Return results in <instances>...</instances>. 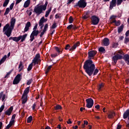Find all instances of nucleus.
<instances>
[{
    "instance_id": "nucleus-40",
    "label": "nucleus",
    "mask_w": 129,
    "mask_h": 129,
    "mask_svg": "<svg viewBox=\"0 0 129 129\" xmlns=\"http://www.w3.org/2000/svg\"><path fill=\"white\" fill-rule=\"evenodd\" d=\"M57 27V25H56V22H54V23L53 24V25H52L51 28V29H55V28Z\"/></svg>"
},
{
    "instance_id": "nucleus-30",
    "label": "nucleus",
    "mask_w": 129,
    "mask_h": 129,
    "mask_svg": "<svg viewBox=\"0 0 129 129\" xmlns=\"http://www.w3.org/2000/svg\"><path fill=\"white\" fill-rule=\"evenodd\" d=\"M33 64L32 63H31V64H29V67H28L27 71L28 72L30 71L31 70H32Z\"/></svg>"
},
{
    "instance_id": "nucleus-1",
    "label": "nucleus",
    "mask_w": 129,
    "mask_h": 129,
    "mask_svg": "<svg viewBox=\"0 0 129 129\" xmlns=\"http://www.w3.org/2000/svg\"><path fill=\"white\" fill-rule=\"evenodd\" d=\"M96 50H90L88 52V59L86 60L84 63L83 69L85 72L89 76H95L99 73V70L95 69V65L94 64L93 61L91 59L97 54Z\"/></svg>"
},
{
    "instance_id": "nucleus-6",
    "label": "nucleus",
    "mask_w": 129,
    "mask_h": 129,
    "mask_svg": "<svg viewBox=\"0 0 129 129\" xmlns=\"http://www.w3.org/2000/svg\"><path fill=\"white\" fill-rule=\"evenodd\" d=\"M30 90V87H28L24 91L23 96H22V104H25L27 103L28 99L27 94H28Z\"/></svg>"
},
{
    "instance_id": "nucleus-38",
    "label": "nucleus",
    "mask_w": 129,
    "mask_h": 129,
    "mask_svg": "<svg viewBox=\"0 0 129 129\" xmlns=\"http://www.w3.org/2000/svg\"><path fill=\"white\" fill-rule=\"evenodd\" d=\"M40 54L39 53H37V54H36L35 58H34V59H40Z\"/></svg>"
},
{
    "instance_id": "nucleus-50",
    "label": "nucleus",
    "mask_w": 129,
    "mask_h": 129,
    "mask_svg": "<svg viewBox=\"0 0 129 129\" xmlns=\"http://www.w3.org/2000/svg\"><path fill=\"white\" fill-rule=\"evenodd\" d=\"M70 48H71V45H70V44L66 45L65 50H68Z\"/></svg>"
},
{
    "instance_id": "nucleus-44",
    "label": "nucleus",
    "mask_w": 129,
    "mask_h": 129,
    "mask_svg": "<svg viewBox=\"0 0 129 129\" xmlns=\"http://www.w3.org/2000/svg\"><path fill=\"white\" fill-rule=\"evenodd\" d=\"M14 5H15L14 3H13L11 4V5H10V8H9L10 10H13V7H14Z\"/></svg>"
},
{
    "instance_id": "nucleus-13",
    "label": "nucleus",
    "mask_w": 129,
    "mask_h": 129,
    "mask_svg": "<svg viewBox=\"0 0 129 129\" xmlns=\"http://www.w3.org/2000/svg\"><path fill=\"white\" fill-rule=\"evenodd\" d=\"M117 5L116 0H112L111 2H110L109 8L110 10H112L113 7H116Z\"/></svg>"
},
{
    "instance_id": "nucleus-39",
    "label": "nucleus",
    "mask_w": 129,
    "mask_h": 129,
    "mask_svg": "<svg viewBox=\"0 0 129 129\" xmlns=\"http://www.w3.org/2000/svg\"><path fill=\"white\" fill-rule=\"evenodd\" d=\"M31 22H27V23L25 25V27L27 28H30L31 27Z\"/></svg>"
},
{
    "instance_id": "nucleus-10",
    "label": "nucleus",
    "mask_w": 129,
    "mask_h": 129,
    "mask_svg": "<svg viewBox=\"0 0 129 129\" xmlns=\"http://www.w3.org/2000/svg\"><path fill=\"white\" fill-rule=\"evenodd\" d=\"M86 102L87 103L86 107H87L88 108H91L92 107H93L94 105V101L93 99L92 98L86 99Z\"/></svg>"
},
{
    "instance_id": "nucleus-55",
    "label": "nucleus",
    "mask_w": 129,
    "mask_h": 129,
    "mask_svg": "<svg viewBox=\"0 0 129 129\" xmlns=\"http://www.w3.org/2000/svg\"><path fill=\"white\" fill-rule=\"evenodd\" d=\"M117 43H113L112 44V48H117Z\"/></svg>"
},
{
    "instance_id": "nucleus-9",
    "label": "nucleus",
    "mask_w": 129,
    "mask_h": 129,
    "mask_svg": "<svg viewBox=\"0 0 129 129\" xmlns=\"http://www.w3.org/2000/svg\"><path fill=\"white\" fill-rule=\"evenodd\" d=\"M40 32L39 30H33L32 32L31 35H30V41L32 42L35 39V37H37L39 34Z\"/></svg>"
},
{
    "instance_id": "nucleus-41",
    "label": "nucleus",
    "mask_w": 129,
    "mask_h": 129,
    "mask_svg": "<svg viewBox=\"0 0 129 129\" xmlns=\"http://www.w3.org/2000/svg\"><path fill=\"white\" fill-rule=\"evenodd\" d=\"M124 44H127V43L129 42V38L128 37L124 38Z\"/></svg>"
},
{
    "instance_id": "nucleus-63",
    "label": "nucleus",
    "mask_w": 129,
    "mask_h": 129,
    "mask_svg": "<svg viewBox=\"0 0 129 129\" xmlns=\"http://www.w3.org/2000/svg\"><path fill=\"white\" fill-rule=\"evenodd\" d=\"M125 36L126 37L129 36V30L125 32Z\"/></svg>"
},
{
    "instance_id": "nucleus-20",
    "label": "nucleus",
    "mask_w": 129,
    "mask_h": 129,
    "mask_svg": "<svg viewBox=\"0 0 129 129\" xmlns=\"http://www.w3.org/2000/svg\"><path fill=\"white\" fill-rule=\"evenodd\" d=\"M24 68V66L23 65L22 61H20V64L19 65V72H21Z\"/></svg>"
},
{
    "instance_id": "nucleus-64",
    "label": "nucleus",
    "mask_w": 129,
    "mask_h": 129,
    "mask_svg": "<svg viewBox=\"0 0 129 129\" xmlns=\"http://www.w3.org/2000/svg\"><path fill=\"white\" fill-rule=\"evenodd\" d=\"M11 126H12V125H7V127H6V129H9L10 127H11Z\"/></svg>"
},
{
    "instance_id": "nucleus-47",
    "label": "nucleus",
    "mask_w": 129,
    "mask_h": 129,
    "mask_svg": "<svg viewBox=\"0 0 129 129\" xmlns=\"http://www.w3.org/2000/svg\"><path fill=\"white\" fill-rule=\"evenodd\" d=\"M15 120H11L10 121L9 125H13L14 124Z\"/></svg>"
},
{
    "instance_id": "nucleus-4",
    "label": "nucleus",
    "mask_w": 129,
    "mask_h": 129,
    "mask_svg": "<svg viewBox=\"0 0 129 129\" xmlns=\"http://www.w3.org/2000/svg\"><path fill=\"white\" fill-rule=\"evenodd\" d=\"M112 59L114 63V64H117V62L118 60H120L122 59H124V60L125 62H127V61H129V54H126L124 55V56H123L118 53H116V55H114V56H112Z\"/></svg>"
},
{
    "instance_id": "nucleus-7",
    "label": "nucleus",
    "mask_w": 129,
    "mask_h": 129,
    "mask_svg": "<svg viewBox=\"0 0 129 129\" xmlns=\"http://www.w3.org/2000/svg\"><path fill=\"white\" fill-rule=\"evenodd\" d=\"M87 3L86 0H80L78 1V3L74 6V7H79L80 8L84 9L87 7Z\"/></svg>"
},
{
    "instance_id": "nucleus-46",
    "label": "nucleus",
    "mask_w": 129,
    "mask_h": 129,
    "mask_svg": "<svg viewBox=\"0 0 129 129\" xmlns=\"http://www.w3.org/2000/svg\"><path fill=\"white\" fill-rule=\"evenodd\" d=\"M5 108V105H3L1 106V108H0V112H2L4 110Z\"/></svg>"
},
{
    "instance_id": "nucleus-23",
    "label": "nucleus",
    "mask_w": 129,
    "mask_h": 129,
    "mask_svg": "<svg viewBox=\"0 0 129 129\" xmlns=\"http://www.w3.org/2000/svg\"><path fill=\"white\" fill-rule=\"evenodd\" d=\"M7 56L6 55L3 56V58L0 60V65L2 64L3 63L5 62V60L7 59Z\"/></svg>"
},
{
    "instance_id": "nucleus-16",
    "label": "nucleus",
    "mask_w": 129,
    "mask_h": 129,
    "mask_svg": "<svg viewBox=\"0 0 129 129\" xmlns=\"http://www.w3.org/2000/svg\"><path fill=\"white\" fill-rule=\"evenodd\" d=\"M39 62H41L40 59H35L34 58L31 62L32 64H34V66L38 64Z\"/></svg>"
},
{
    "instance_id": "nucleus-51",
    "label": "nucleus",
    "mask_w": 129,
    "mask_h": 129,
    "mask_svg": "<svg viewBox=\"0 0 129 129\" xmlns=\"http://www.w3.org/2000/svg\"><path fill=\"white\" fill-rule=\"evenodd\" d=\"M58 54L57 53H55V54H52L51 55V58H55V57L57 56Z\"/></svg>"
},
{
    "instance_id": "nucleus-45",
    "label": "nucleus",
    "mask_w": 129,
    "mask_h": 129,
    "mask_svg": "<svg viewBox=\"0 0 129 129\" xmlns=\"http://www.w3.org/2000/svg\"><path fill=\"white\" fill-rule=\"evenodd\" d=\"M38 26V24L37 23H35V26H34V28H33V30H37V26Z\"/></svg>"
},
{
    "instance_id": "nucleus-42",
    "label": "nucleus",
    "mask_w": 129,
    "mask_h": 129,
    "mask_svg": "<svg viewBox=\"0 0 129 129\" xmlns=\"http://www.w3.org/2000/svg\"><path fill=\"white\" fill-rule=\"evenodd\" d=\"M40 21H43V22H47V19H45L44 17H43L40 19Z\"/></svg>"
},
{
    "instance_id": "nucleus-53",
    "label": "nucleus",
    "mask_w": 129,
    "mask_h": 129,
    "mask_svg": "<svg viewBox=\"0 0 129 129\" xmlns=\"http://www.w3.org/2000/svg\"><path fill=\"white\" fill-rule=\"evenodd\" d=\"M73 25H72V24L69 25V26H68L67 27L68 30H71V29H72L73 28Z\"/></svg>"
},
{
    "instance_id": "nucleus-48",
    "label": "nucleus",
    "mask_w": 129,
    "mask_h": 129,
    "mask_svg": "<svg viewBox=\"0 0 129 129\" xmlns=\"http://www.w3.org/2000/svg\"><path fill=\"white\" fill-rule=\"evenodd\" d=\"M45 22L42 21H41V20H39V26H42V25H44L43 24Z\"/></svg>"
},
{
    "instance_id": "nucleus-60",
    "label": "nucleus",
    "mask_w": 129,
    "mask_h": 129,
    "mask_svg": "<svg viewBox=\"0 0 129 129\" xmlns=\"http://www.w3.org/2000/svg\"><path fill=\"white\" fill-rule=\"evenodd\" d=\"M115 24V26H119L120 25V21L118 20L117 22L114 23Z\"/></svg>"
},
{
    "instance_id": "nucleus-22",
    "label": "nucleus",
    "mask_w": 129,
    "mask_h": 129,
    "mask_svg": "<svg viewBox=\"0 0 129 129\" xmlns=\"http://www.w3.org/2000/svg\"><path fill=\"white\" fill-rule=\"evenodd\" d=\"M123 28H124V25H121L120 26L118 27V34L120 33L121 32L123 31Z\"/></svg>"
},
{
    "instance_id": "nucleus-5",
    "label": "nucleus",
    "mask_w": 129,
    "mask_h": 129,
    "mask_svg": "<svg viewBox=\"0 0 129 129\" xmlns=\"http://www.w3.org/2000/svg\"><path fill=\"white\" fill-rule=\"evenodd\" d=\"M27 37V34H25V35H19V37H11L9 38V40H13V41L17 43L21 40L20 42L23 43L24 42V41H25Z\"/></svg>"
},
{
    "instance_id": "nucleus-17",
    "label": "nucleus",
    "mask_w": 129,
    "mask_h": 129,
    "mask_svg": "<svg viewBox=\"0 0 129 129\" xmlns=\"http://www.w3.org/2000/svg\"><path fill=\"white\" fill-rule=\"evenodd\" d=\"M91 13V11H86L85 12V15L83 16V19L84 20H87V19H89L90 17V14Z\"/></svg>"
},
{
    "instance_id": "nucleus-3",
    "label": "nucleus",
    "mask_w": 129,
    "mask_h": 129,
    "mask_svg": "<svg viewBox=\"0 0 129 129\" xmlns=\"http://www.w3.org/2000/svg\"><path fill=\"white\" fill-rule=\"evenodd\" d=\"M47 4L48 2L47 1L45 2V3L44 5H39L36 6L34 8L33 13H35L37 16L40 15L41 14L43 13V11H45L46 10Z\"/></svg>"
},
{
    "instance_id": "nucleus-59",
    "label": "nucleus",
    "mask_w": 129,
    "mask_h": 129,
    "mask_svg": "<svg viewBox=\"0 0 129 129\" xmlns=\"http://www.w3.org/2000/svg\"><path fill=\"white\" fill-rule=\"evenodd\" d=\"M16 5H18L19 4H20L21 3V2L22 1V0H16Z\"/></svg>"
},
{
    "instance_id": "nucleus-12",
    "label": "nucleus",
    "mask_w": 129,
    "mask_h": 129,
    "mask_svg": "<svg viewBox=\"0 0 129 129\" xmlns=\"http://www.w3.org/2000/svg\"><path fill=\"white\" fill-rule=\"evenodd\" d=\"M102 45L104 46H108L109 45V39L107 38H104L102 42Z\"/></svg>"
},
{
    "instance_id": "nucleus-62",
    "label": "nucleus",
    "mask_w": 129,
    "mask_h": 129,
    "mask_svg": "<svg viewBox=\"0 0 129 129\" xmlns=\"http://www.w3.org/2000/svg\"><path fill=\"white\" fill-rule=\"evenodd\" d=\"M121 125H119V123L117 124V126L116 127V129H121Z\"/></svg>"
},
{
    "instance_id": "nucleus-28",
    "label": "nucleus",
    "mask_w": 129,
    "mask_h": 129,
    "mask_svg": "<svg viewBox=\"0 0 129 129\" xmlns=\"http://www.w3.org/2000/svg\"><path fill=\"white\" fill-rule=\"evenodd\" d=\"M10 1V0H5L3 4V7H6L8 5Z\"/></svg>"
},
{
    "instance_id": "nucleus-35",
    "label": "nucleus",
    "mask_w": 129,
    "mask_h": 129,
    "mask_svg": "<svg viewBox=\"0 0 129 129\" xmlns=\"http://www.w3.org/2000/svg\"><path fill=\"white\" fill-rule=\"evenodd\" d=\"M32 82H33V79H29V80H27V85H30L32 83Z\"/></svg>"
},
{
    "instance_id": "nucleus-2",
    "label": "nucleus",
    "mask_w": 129,
    "mask_h": 129,
    "mask_svg": "<svg viewBox=\"0 0 129 129\" xmlns=\"http://www.w3.org/2000/svg\"><path fill=\"white\" fill-rule=\"evenodd\" d=\"M15 22H16V19L12 18L11 20V25L9 24H7L4 26L3 31L5 32V34L8 37H10L11 34H12V31L15 27Z\"/></svg>"
},
{
    "instance_id": "nucleus-33",
    "label": "nucleus",
    "mask_w": 129,
    "mask_h": 129,
    "mask_svg": "<svg viewBox=\"0 0 129 129\" xmlns=\"http://www.w3.org/2000/svg\"><path fill=\"white\" fill-rule=\"evenodd\" d=\"M48 29V24H46L45 26H44L43 31H47V29Z\"/></svg>"
},
{
    "instance_id": "nucleus-57",
    "label": "nucleus",
    "mask_w": 129,
    "mask_h": 129,
    "mask_svg": "<svg viewBox=\"0 0 129 129\" xmlns=\"http://www.w3.org/2000/svg\"><path fill=\"white\" fill-rule=\"evenodd\" d=\"M117 18V16L112 15V16H110V19L115 20V18Z\"/></svg>"
},
{
    "instance_id": "nucleus-54",
    "label": "nucleus",
    "mask_w": 129,
    "mask_h": 129,
    "mask_svg": "<svg viewBox=\"0 0 129 129\" xmlns=\"http://www.w3.org/2000/svg\"><path fill=\"white\" fill-rule=\"evenodd\" d=\"M46 31H42V32L41 33V34H40V37H42L43 35H44L45 33L46 32Z\"/></svg>"
},
{
    "instance_id": "nucleus-36",
    "label": "nucleus",
    "mask_w": 129,
    "mask_h": 129,
    "mask_svg": "<svg viewBox=\"0 0 129 129\" xmlns=\"http://www.w3.org/2000/svg\"><path fill=\"white\" fill-rule=\"evenodd\" d=\"M122 2H123V0H117L116 1V5H117V6H119V5H120Z\"/></svg>"
},
{
    "instance_id": "nucleus-32",
    "label": "nucleus",
    "mask_w": 129,
    "mask_h": 129,
    "mask_svg": "<svg viewBox=\"0 0 129 129\" xmlns=\"http://www.w3.org/2000/svg\"><path fill=\"white\" fill-rule=\"evenodd\" d=\"M13 70L10 71V72H9L8 73H7V75H6V76H5V79H7L9 78V76L11 75V74L13 72Z\"/></svg>"
},
{
    "instance_id": "nucleus-21",
    "label": "nucleus",
    "mask_w": 129,
    "mask_h": 129,
    "mask_svg": "<svg viewBox=\"0 0 129 129\" xmlns=\"http://www.w3.org/2000/svg\"><path fill=\"white\" fill-rule=\"evenodd\" d=\"M29 5H30V0L26 1L24 4L23 7L25 8H28Z\"/></svg>"
},
{
    "instance_id": "nucleus-14",
    "label": "nucleus",
    "mask_w": 129,
    "mask_h": 129,
    "mask_svg": "<svg viewBox=\"0 0 129 129\" xmlns=\"http://www.w3.org/2000/svg\"><path fill=\"white\" fill-rule=\"evenodd\" d=\"M79 46H80V42L78 41L75 44H74V45L72 46L71 48H70V51H72L73 50H75V49L77 48V47H79Z\"/></svg>"
},
{
    "instance_id": "nucleus-34",
    "label": "nucleus",
    "mask_w": 129,
    "mask_h": 129,
    "mask_svg": "<svg viewBox=\"0 0 129 129\" xmlns=\"http://www.w3.org/2000/svg\"><path fill=\"white\" fill-rule=\"evenodd\" d=\"M55 109L56 110L61 109V106L60 105H56L55 106Z\"/></svg>"
},
{
    "instance_id": "nucleus-19",
    "label": "nucleus",
    "mask_w": 129,
    "mask_h": 129,
    "mask_svg": "<svg viewBox=\"0 0 129 129\" xmlns=\"http://www.w3.org/2000/svg\"><path fill=\"white\" fill-rule=\"evenodd\" d=\"M115 113L113 111H109V113L108 114V118L109 119L112 118L115 116Z\"/></svg>"
},
{
    "instance_id": "nucleus-49",
    "label": "nucleus",
    "mask_w": 129,
    "mask_h": 129,
    "mask_svg": "<svg viewBox=\"0 0 129 129\" xmlns=\"http://www.w3.org/2000/svg\"><path fill=\"white\" fill-rule=\"evenodd\" d=\"M104 87V85L103 83H101L99 85V90H101V88H103Z\"/></svg>"
},
{
    "instance_id": "nucleus-37",
    "label": "nucleus",
    "mask_w": 129,
    "mask_h": 129,
    "mask_svg": "<svg viewBox=\"0 0 129 129\" xmlns=\"http://www.w3.org/2000/svg\"><path fill=\"white\" fill-rule=\"evenodd\" d=\"M88 123V121L87 120H84V124H82V128H85V125H87Z\"/></svg>"
},
{
    "instance_id": "nucleus-31",
    "label": "nucleus",
    "mask_w": 129,
    "mask_h": 129,
    "mask_svg": "<svg viewBox=\"0 0 129 129\" xmlns=\"http://www.w3.org/2000/svg\"><path fill=\"white\" fill-rule=\"evenodd\" d=\"M52 67V65L49 66V67H48L47 69H46L45 74H47L49 73V70H50V69H51Z\"/></svg>"
},
{
    "instance_id": "nucleus-52",
    "label": "nucleus",
    "mask_w": 129,
    "mask_h": 129,
    "mask_svg": "<svg viewBox=\"0 0 129 129\" xmlns=\"http://www.w3.org/2000/svg\"><path fill=\"white\" fill-rule=\"evenodd\" d=\"M75 0H68L67 5H70L72 2H75Z\"/></svg>"
},
{
    "instance_id": "nucleus-56",
    "label": "nucleus",
    "mask_w": 129,
    "mask_h": 129,
    "mask_svg": "<svg viewBox=\"0 0 129 129\" xmlns=\"http://www.w3.org/2000/svg\"><path fill=\"white\" fill-rule=\"evenodd\" d=\"M2 101H4L5 99V97H6V95H3V96H2Z\"/></svg>"
},
{
    "instance_id": "nucleus-8",
    "label": "nucleus",
    "mask_w": 129,
    "mask_h": 129,
    "mask_svg": "<svg viewBox=\"0 0 129 129\" xmlns=\"http://www.w3.org/2000/svg\"><path fill=\"white\" fill-rule=\"evenodd\" d=\"M100 22V19L97 16H92L91 24L94 26L97 25Z\"/></svg>"
},
{
    "instance_id": "nucleus-11",
    "label": "nucleus",
    "mask_w": 129,
    "mask_h": 129,
    "mask_svg": "<svg viewBox=\"0 0 129 129\" xmlns=\"http://www.w3.org/2000/svg\"><path fill=\"white\" fill-rule=\"evenodd\" d=\"M22 79L21 78V74H18L17 76H16L15 79H14L13 84V85H17L20 82L21 80Z\"/></svg>"
},
{
    "instance_id": "nucleus-58",
    "label": "nucleus",
    "mask_w": 129,
    "mask_h": 129,
    "mask_svg": "<svg viewBox=\"0 0 129 129\" xmlns=\"http://www.w3.org/2000/svg\"><path fill=\"white\" fill-rule=\"evenodd\" d=\"M29 30V27H25V29H24V33L28 31Z\"/></svg>"
},
{
    "instance_id": "nucleus-43",
    "label": "nucleus",
    "mask_w": 129,
    "mask_h": 129,
    "mask_svg": "<svg viewBox=\"0 0 129 129\" xmlns=\"http://www.w3.org/2000/svg\"><path fill=\"white\" fill-rule=\"evenodd\" d=\"M73 22H74V19L73 18V17L70 16L69 18V23L70 24L73 23Z\"/></svg>"
},
{
    "instance_id": "nucleus-29",
    "label": "nucleus",
    "mask_w": 129,
    "mask_h": 129,
    "mask_svg": "<svg viewBox=\"0 0 129 129\" xmlns=\"http://www.w3.org/2000/svg\"><path fill=\"white\" fill-rule=\"evenodd\" d=\"M33 119V117L32 116H30L29 117H28L27 119V122L28 123H31V121H32Z\"/></svg>"
},
{
    "instance_id": "nucleus-24",
    "label": "nucleus",
    "mask_w": 129,
    "mask_h": 129,
    "mask_svg": "<svg viewBox=\"0 0 129 129\" xmlns=\"http://www.w3.org/2000/svg\"><path fill=\"white\" fill-rule=\"evenodd\" d=\"M98 51H99L100 53H105L106 52L105 49L103 47H100L98 49Z\"/></svg>"
},
{
    "instance_id": "nucleus-15",
    "label": "nucleus",
    "mask_w": 129,
    "mask_h": 129,
    "mask_svg": "<svg viewBox=\"0 0 129 129\" xmlns=\"http://www.w3.org/2000/svg\"><path fill=\"white\" fill-rule=\"evenodd\" d=\"M13 110V106L10 107L9 109L5 111V114L6 115H11Z\"/></svg>"
},
{
    "instance_id": "nucleus-18",
    "label": "nucleus",
    "mask_w": 129,
    "mask_h": 129,
    "mask_svg": "<svg viewBox=\"0 0 129 129\" xmlns=\"http://www.w3.org/2000/svg\"><path fill=\"white\" fill-rule=\"evenodd\" d=\"M129 118V109H127L123 113V119Z\"/></svg>"
},
{
    "instance_id": "nucleus-26",
    "label": "nucleus",
    "mask_w": 129,
    "mask_h": 129,
    "mask_svg": "<svg viewBox=\"0 0 129 129\" xmlns=\"http://www.w3.org/2000/svg\"><path fill=\"white\" fill-rule=\"evenodd\" d=\"M55 49L56 50V52H57L58 53H61L62 52V50L61 49H59V47L57 46L55 47Z\"/></svg>"
},
{
    "instance_id": "nucleus-61",
    "label": "nucleus",
    "mask_w": 129,
    "mask_h": 129,
    "mask_svg": "<svg viewBox=\"0 0 129 129\" xmlns=\"http://www.w3.org/2000/svg\"><path fill=\"white\" fill-rule=\"evenodd\" d=\"M117 53L118 54H119L120 55H124V53L123 51H121V50H119L117 52Z\"/></svg>"
},
{
    "instance_id": "nucleus-27",
    "label": "nucleus",
    "mask_w": 129,
    "mask_h": 129,
    "mask_svg": "<svg viewBox=\"0 0 129 129\" xmlns=\"http://www.w3.org/2000/svg\"><path fill=\"white\" fill-rule=\"evenodd\" d=\"M10 10H11L9 9V8L6 9L5 13L4 14V16H7V15H8L9 13L10 12Z\"/></svg>"
},
{
    "instance_id": "nucleus-25",
    "label": "nucleus",
    "mask_w": 129,
    "mask_h": 129,
    "mask_svg": "<svg viewBox=\"0 0 129 129\" xmlns=\"http://www.w3.org/2000/svg\"><path fill=\"white\" fill-rule=\"evenodd\" d=\"M51 11V7H50L49 9L47 10V11H46L45 12V17L47 18L48 17L49 13H50Z\"/></svg>"
}]
</instances>
